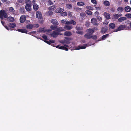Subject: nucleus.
Returning <instances> with one entry per match:
<instances>
[{
    "mask_svg": "<svg viewBox=\"0 0 131 131\" xmlns=\"http://www.w3.org/2000/svg\"><path fill=\"white\" fill-rule=\"evenodd\" d=\"M8 17L7 13L5 10H1L0 11V18L1 20L4 18H6Z\"/></svg>",
    "mask_w": 131,
    "mask_h": 131,
    "instance_id": "1",
    "label": "nucleus"
},
{
    "mask_svg": "<svg viewBox=\"0 0 131 131\" xmlns=\"http://www.w3.org/2000/svg\"><path fill=\"white\" fill-rule=\"evenodd\" d=\"M65 38L66 39H64L63 40H61L60 41V42L62 43L69 44L70 43L69 41L72 40L71 38L67 37H65Z\"/></svg>",
    "mask_w": 131,
    "mask_h": 131,
    "instance_id": "2",
    "label": "nucleus"
},
{
    "mask_svg": "<svg viewBox=\"0 0 131 131\" xmlns=\"http://www.w3.org/2000/svg\"><path fill=\"white\" fill-rule=\"evenodd\" d=\"M59 33L58 31L56 30L53 31L52 33L50 34V36L53 37H56L59 35Z\"/></svg>",
    "mask_w": 131,
    "mask_h": 131,
    "instance_id": "3",
    "label": "nucleus"
},
{
    "mask_svg": "<svg viewBox=\"0 0 131 131\" xmlns=\"http://www.w3.org/2000/svg\"><path fill=\"white\" fill-rule=\"evenodd\" d=\"M92 45L90 44L89 45L88 44V45H86V44H85L83 45V46H78V47H77L75 48V50H79L80 49H85L86 48V46H89L91 45Z\"/></svg>",
    "mask_w": 131,
    "mask_h": 131,
    "instance_id": "4",
    "label": "nucleus"
},
{
    "mask_svg": "<svg viewBox=\"0 0 131 131\" xmlns=\"http://www.w3.org/2000/svg\"><path fill=\"white\" fill-rule=\"evenodd\" d=\"M26 17L25 15H22L20 17V21L21 23H22L24 22L26 19Z\"/></svg>",
    "mask_w": 131,
    "mask_h": 131,
    "instance_id": "5",
    "label": "nucleus"
},
{
    "mask_svg": "<svg viewBox=\"0 0 131 131\" xmlns=\"http://www.w3.org/2000/svg\"><path fill=\"white\" fill-rule=\"evenodd\" d=\"M35 1L33 0L32 1V3L33 4L34 9L35 10H37L38 8V5L35 3Z\"/></svg>",
    "mask_w": 131,
    "mask_h": 131,
    "instance_id": "6",
    "label": "nucleus"
},
{
    "mask_svg": "<svg viewBox=\"0 0 131 131\" xmlns=\"http://www.w3.org/2000/svg\"><path fill=\"white\" fill-rule=\"evenodd\" d=\"M97 20L94 18H92L91 20V22L93 24L95 25L98 26L99 23H97Z\"/></svg>",
    "mask_w": 131,
    "mask_h": 131,
    "instance_id": "7",
    "label": "nucleus"
},
{
    "mask_svg": "<svg viewBox=\"0 0 131 131\" xmlns=\"http://www.w3.org/2000/svg\"><path fill=\"white\" fill-rule=\"evenodd\" d=\"M36 17L39 19H41L42 17V14L39 11H37L36 13Z\"/></svg>",
    "mask_w": 131,
    "mask_h": 131,
    "instance_id": "8",
    "label": "nucleus"
},
{
    "mask_svg": "<svg viewBox=\"0 0 131 131\" xmlns=\"http://www.w3.org/2000/svg\"><path fill=\"white\" fill-rule=\"evenodd\" d=\"M26 5L25 6V8L27 10L29 11L31 9V4L26 3Z\"/></svg>",
    "mask_w": 131,
    "mask_h": 131,
    "instance_id": "9",
    "label": "nucleus"
},
{
    "mask_svg": "<svg viewBox=\"0 0 131 131\" xmlns=\"http://www.w3.org/2000/svg\"><path fill=\"white\" fill-rule=\"evenodd\" d=\"M126 27V26L124 25H121L118 28L117 30L115 31H117L124 29Z\"/></svg>",
    "mask_w": 131,
    "mask_h": 131,
    "instance_id": "10",
    "label": "nucleus"
},
{
    "mask_svg": "<svg viewBox=\"0 0 131 131\" xmlns=\"http://www.w3.org/2000/svg\"><path fill=\"white\" fill-rule=\"evenodd\" d=\"M108 30L107 27L105 26L103 27L101 29V32L103 34H104L105 32H106Z\"/></svg>",
    "mask_w": 131,
    "mask_h": 131,
    "instance_id": "11",
    "label": "nucleus"
},
{
    "mask_svg": "<svg viewBox=\"0 0 131 131\" xmlns=\"http://www.w3.org/2000/svg\"><path fill=\"white\" fill-rule=\"evenodd\" d=\"M51 22L55 25H58L59 24L57 21L56 19H54L51 20Z\"/></svg>",
    "mask_w": 131,
    "mask_h": 131,
    "instance_id": "12",
    "label": "nucleus"
},
{
    "mask_svg": "<svg viewBox=\"0 0 131 131\" xmlns=\"http://www.w3.org/2000/svg\"><path fill=\"white\" fill-rule=\"evenodd\" d=\"M72 26L70 25H66L64 27V28L67 30H70L72 29Z\"/></svg>",
    "mask_w": 131,
    "mask_h": 131,
    "instance_id": "13",
    "label": "nucleus"
},
{
    "mask_svg": "<svg viewBox=\"0 0 131 131\" xmlns=\"http://www.w3.org/2000/svg\"><path fill=\"white\" fill-rule=\"evenodd\" d=\"M113 16L114 18L115 19H117L119 17L122 16V15L121 14H113Z\"/></svg>",
    "mask_w": 131,
    "mask_h": 131,
    "instance_id": "14",
    "label": "nucleus"
},
{
    "mask_svg": "<svg viewBox=\"0 0 131 131\" xmlns=\"http://www.w3.org/2000/svg\"><path fill=\"white\" fill-rule=\"evenodd\" d=\"M56 48H58L60 49L65 50L66 51H68V49L67 48L63 46L59 47V46H56Z\"/></svg>",
    "mask_w": 131,
    "mask_h": 131,
    "instance_id": "15",
    "label": "nucleus"
},
{
    "mask_svg": "<svg viewBox=\"0 0 131 131\" xmlns=\"http://www.w3.org/2000/svg\"><path fill=\"white\" fill-rule=\"evenodd\" d=\"M104 15L107 19H110V14L104 12Z\"/></svg>",
    "mask_w": 131,
    "mask_h": 131,
    "instance_id": "16",
    "label": "nucleus"
},
{
    "mask_svg": "<svg viewBox=\"0 0 131 131\" xmlns=\"http://www.w3.org/2000/svg\"><path fill=\"white\" fill-rule=\"evenodd\" d=\"M7 21L9 22H13L14 21V18L11 16H9L8 17H7Z\"/></svg>",
    "mask_w": 131,
    "mask_h": 131,
    "instance_id": "17",
    "label": "nucleus"
},
{
    "mask_svg": "<svg viewBox=\"0 0 131 131\" xmlns=\"http://www.w3.org/2000/svg\"><path fill=\"white\" fill-rule=\"evenodd\" d=\"M64 36H69L72 35L71 32L69 31H66L64 32Z\"/></svg>",
    "mask_w": 131,
    "mask_h": 131,
    "instance_id": "18",
    "label": "nucleus"
},
{
    "mask_svg": "<svg viewBox=\"0 0 131 131\" xmlns=\"http://www.w3.org/2000/svg\"><path fill=\"white\" fill-rule=\"evenodd\" d=\"M63 10H64L63 9L61 8H58L56 9L55 11L56 13H60L61 12H63Z\"/></svg>",
    "mask_w": 131,
    "mask_h": 131,
    "instance_id": "19",
    "label": "nucleus"
},
{
    "mask_svg": "<svg viewBox=\"0 0 131 131\" xmlns=\"http://www.w3.org/2000/svg\"><path fill=\"white\" fill-rule=\"evenodd\" d=\"M33 25L32 24H28L26 26V28L28 29H32L33 27Z\"/></svg>",
    "mask_w": 131,
    "mask_h": 131,
    "instance_id": "20",
    "label": "nucleus"
},
{
    "mask_svg": "<svg viewBox=\"0 0 131 131\" xmlns=\"http://www.w3.org/2000/svg\"><path fill=\"white\" fill-rule=\"evenodd\" d=\"M61 22L62 23L66 24H68L69 23V21L65 19L61 20Z\"/></svg>",
    "mask_w": 131,
    "mask_h": 131,
    "instance_id": "21",
    "label": "nucleus"
},
{
    "mask_svg": "<svg viewBox=\"0 0 131 131\" xmlns=\"http://www.w3.org/2000/svg\"><path fill=\"white\" fill-rule=\"evenodd\" d=\"M18 31L21 32L23 33H27L28 31L26 29H18L17 30Z\"/></svg>",
    "mask_w": 131,
    "mask_h": 131,
    "instance_id": "22",
    "label": "nucleus"
},
{
    "mask_svg": "<svg viewBox=\"0 0 131 131\" xmlns=\"http://www.w3.org/2000/svg\"><path fill=\"white\" fill-rule=\"evenodd\" d=\"M94 30L92 29H89L87 30V31L88 33L90 34H92L94 32Z\"/></svg>",
    "mask_w": 131,
    "mask_h": 131,
    "instance_id": "23",
    "label": "nucleus"
},
{
    "mask_svg": "<svg viewBox=\"0 0 131 131\" xmlns=\"http://www.w3.org/2000/svg\"><path fill=\"white\" fill-rule=\"evenodd\" d=\"M104 4L106 6H108L110 5V3L109 1H104L103 2Z\"/></svg>",
    "mask_w": 131,
    "mask_h": 131,
    "instance_id": "24",
    "label": "nucleus"
},
{
    "mask_svg": "<svg viewBox=\"0 0 131 131\" xmlns=\"http://www.w3.org/2000/svg\"><path fill=\"white\" fill-rule=\"evenodd\" d=\"M126 19V18L124 17H122L119 18L118 20L119 22H122L124 20H125Z\"/></svg>",
    "mask_w": 131,
    "mask_h": 131,
    "instance_id": "25",
    "label": "nucleus"
},
{
    "mask_svg": "<svg viewBox=\"0 0 131 131\" xmlns=\"http://www.w3.org/2000/svg\"><path fill=\"white\" fill-rule=\"evenodd\" d=\"M76 23V22L73 20H71L70 21H69L68 25L73 24V25H75Z\"/></svg>",
    "mask_w": 131,
    "mask_h": 131,
    "instance_id": "26",
    "label": "nucleus"
},
{
    "mask_svg": "<svg viewBox=\"0 0 131 131\" xmlns=\"http://www.w3.org/2000/svg\"><path fill=\"white\" fill-rule=\"evenodd\" d=\"M130 7L129 6H127L125 8V9L126 11L128 12L130 11Z\"/></svg>",
    "mask_w": 131,
    "mask_h": 131,
    "instance_id": "27",
    "label": "nucleus"
},
{
    "mask_svg": "<svg viewBox=\"0 0 131 131\" xmlns=\"http://www.w3.org/2000/svg\"><path fill=\"white\" fill-rule=\"evenodd\" d=\"M16 26V24L13 23H10L9 24V26L10 27L9 28H14Z\"/></svg>",
    "mask_w": 131,
    "mask_h": 131,
    "instance_id": "28",
    "label": "nucleus"
},
{
    "mask_svg": "<svg viewBox=\"0 0 131 131\" xmlns=\"http://www.w3.org/2000/svg\"><path fill=\"white\" fill-rule=\"evenodd\" d=\"M77 5L78 6H83L84 5V3L82 2H78L77 3Z\"/></svg>",
    "mask_w": 131,
    "mask_h": 131,
    "instance_id": "29",
    "label": "nucleus"
},
{
    "mask_svg": "<svg viewBox=\"0 0 131 131\" xmlns=\"http://www.w3.org/2000/svg\"><path fill=\"white\" fill-rule=\"evenodd\" d=\"M110 27L112 29L114 28L115 26V24L113 23H110L109 25Z\"/></svg>",
    "mask_w": 131,
    "mask_h": 131,
    "instance_id": "30",
    "label": "nucleus"
},
{
    "mask_svg": "<svg viewBox=\"0 0 131 131\" xmlns=\"http://www.w3.org/2000/svg\"><path fill=\"white\" fill-rule=\"evenodd\" d=\"M8 10L10 12L12 13H14L15 11L14 8L12 7H9L8 8Z\"/></svg>",
    "mask_w": 131,
    "mask_h": 131,
    "instance_id": "31",
    "label": "nucleus"
},
{
    "mask_svg": "<svg viewBox=\"0 0 131 131\" xmlns=\"http://www.w3.org/2000/svg\"><path fill=\"white\" fill-rule=\"evenodd\" d=\"M85 37L87 38H90L91 37L90 34L88 33L84 35Z\"/></svg>",
    "mask_w": 131,
    "mask_h": 131,
    "instance_id": "32",
    "label": "nucleus"
},
{
    "mask_svg": "<svg viewBox=\"0 0 131 131\" xmlns=\"http://www.w3.org/2000/svg\"><path fill=\"white\" fill-rule=\"evenodd\" d=\"M117 10L118 12H121L123 11V8L122 7H119L118 8Z\"/></svg>",
    "mask_w": 131,
    "mask_h": 131,
    "instance_id": "33",
    "label": "nucleus"
},
{
    "mask_svg": "<svg viewBox=\"0 0 131 131\" xmlns=\"http://www.w3.org/2000/svg\"><path fill=\"white\" fill-rule=\"evenodd\" d=\"M86 8L88 9L89 10H93L94 8L93 7L87 5L86 6Z\"/></svg>",
    "mask_w": 131,
    "mask_h": 131,
    "instance_id": "34",
    "label": "nucleus"
},
{
    "mask_svg": "<svg viewBox=\"0 0 131 131\" xmlns=\"http://www.w3.org/2000/svg\"><path fill=\"white\" fill-rule=\"evenodd\" d=\"M82 9L79 7L75 8L74 9V10L77 12H80Z\"/></svg>",
    "mask_w": 131,
    "mask_h": 131,
    "instance_id": "35",
    "label": "nucleus"
},
{
    "mask_svg": "<svg viewBox=\"0 0 131 131\" xmlns=\"http://www.w3.org/2000/svg\"><path fill=\"white\" fill-rule=\"evenodd\" d=\"M85 13L88 15H91L92 14V12L89 10H86L85 11Z\"/></svg>",
    "mask_w": 131,
    "mask_h": 131,
    "instance_id": "36",
    "label": "nucleus"
},
{
    "mask_svg": "<svg viewBox=\"0 0 131 131\" xmlns=\"http://www.w3.org/2000/svg\"><path fill=\"white\" fill-rule=\"evenodd\" d=\"M85 15L86 14L84 12L81 13L80 14V16L82 18H84Z\"/></svg>",
    "mask_w": 131,
    "mask_h": 131,
    "instance_id": "37",
    "label": "nucleus"
},
{
    "mask_svg": "<svg viewBox=\"0 0 131 131\" xmlns=\"http://www.w3.org/2000/svg\"><path fill=\"white\" fill-rule=\"evenodd\" d=\"M46 14L48 15H51L52 14L53 12L51 11L50 10L49 12H47Z\"/></svg>",
    "mask_w": 131,
    "mask_h": 131,
    "instance_id": "38",
    "label": "nucleus"
},
{
    "mask_svg": "<svg viewBox=\"0 0 131 131\" xmlns=\"http://www.w3.org/2000/svg\"><path fill=\"white\" fill-rule=\"evenodd\" d=\"M66 7L70 9L72 8V5L71 4H67L66 5Z\"/></svg>",
    "mask_w": 131,
    "mask_h": 131,
    "instance_id": "39",
    "label": "nucleus"
},
{
    "mask_svg": "<svg viewBox=\"0 0 131 131\" xmlns=\"http://www.w3.org/2000/svg\"><path fill=\"white\" fill-rule=\"evenodd\" d=\"M46 30L44 28H41L39 30V32H45L46 31Z\"/></svg>",
    "mask_w": 131,
    "mask_h": 131,
    "instance_id": "40",
    "label": "nucleus"
},
{
    "mask_svg": "<svg viewBox=\"0 0 131 131\" xmlns=\"http://www.w3.org/2000/svg\"><path fill=\"white\" fill-rule=\"evenodd\" d=\"M25 11V9L24 8H22L20 9L19 10L20 12L23 13Z\"/></svg>",
    "mask_w": 131,
    "mask_h": 131,
    "instance_id": "41",
    "label": "nucleus"
},
{
    "mask_svg": "<svg viewBox=\"0 0 131 131\" xmlns=\"http://www.w3.org/2000/svg\"><path fill=\"white\" fill-rule=\"evenodd\" d=\"M91 1L94 4L96 5L97 4V2L96 0H91Z\"/></svg>",
    "mask_w": 131,
    "mask_h": 131,
    "instance_id": "42",
    "label": "nucleus"
},
{
    "mask_svg": "<svg viewBox=\"0 0 131 131\" xmlns=\"http://www.w3.org/2000/svg\"><path fill=\"white\" fill-rule=\"evenodd\" d=\"M67 13L66 12H64L61 14V15L62 16H67Z\"/></svg>",
    "mask_w": 131,
    "mask_h": 131,
    "instance_id": "43",
    "label": "nucleus"
},
{
    "mask_svg": "<svg viewBox=\"0 0 131 131\" xmlns=\"http://www.w3.org/2000/svg\"><path fill=\"white\" fill-rule=\"evenodd\" d=\"M108 36L109 35L108 34L104 35L102 37V39L103 40H104L106 37Z\"/></svg>",
    "mask_w": 131,
    "mask_h": 131,
    "instance_id": "44",
    "label": "nucleus"
},
{
    "mask_svg": "<svg viewBox=\"0 0 131 131\" xmlns=\"http://www.w3.org/2000/svg\"><path fill=\"white\" fill-rule=\"evenodd\" d=\"M56 8V6L54 5L52 6L51 7H50L49 8V9L51 10L52 9H54L55 8Z\"/></svg>",
    "mask_w": 131,
    "mask_h": 131,
    "instance_id": "45",
    "label": "nucleus"
},
{
    "mask_svg": "<svg viewBox=\"0 0 131 131\" xmlns=\"http://www.w3.org/2000/svg\"><path fill=\"white\" fill-rule=\"evenodd\" d=\"M63 29L62 27H59L58 28L57 31L58 32L63 31Z\"/></svg>",
    "mask_w": 131,
    "mask_h": 131,
    "instance_id": "46",
    "label": "nucleus"
},
{
    "mask_svg": "<svg viewBox=\"0 0 131 131\" xmlns=\"http://www.w3.org/2000/svg\"><path fill=\"white\" fill-rule=\"evenodd\" d=\"M57 27H55L54 26L52 25L50 26V28L52 30H55L56 29Z\"/></svg>",
    "mask_w": 131,
    "mask_h": 131,
    "instance_id": "47",
    "label": "nucleus"
},
{
    "mask_svg": "<svg viewBox=\"0 0 131 131\" xmlns=\"http://www.w3.org/2000/svg\"><path fill=\"white\" fill-rule=\"evenodd\" d=\"M108 23V21L106 20L104 21L103 23L104 25H107Z\"/></svg>",
    "mask_w": 131,
    "mask_h": 131,
    "instance_id": "48",
    "label": "nucleus"
},
{
    "mask_svg": "<svg viewBox=\"0 0 131 131\" xmlns=\"http://www.w3.org/2000/svg\"><path fill=\"white\" fill-rule=\"evenodd\" d=\"M31 0H26V3H30L31 4Z\"/></svg>",
    "mask_w": 131,
    "mask_h": 131,
    "instance_id": "49",
    "label": "nucleus"
},
{
    "mask_svg": "<svg viewBox=\"0 0 131 131\" xmlns=\"http://www.w3.org/2000/svg\"><path fill=\"white\" fill-rule=\"evenodd\" d=\"M97 19L100 21L101 20H102V18L99 16H97Z\"/></svg>",
    "mask_w": 131,
    "mask_h": 131,
    "instance_id": "50",
    "label": "nucleus"
},
{
    "mask_svg": "<svg viewBox=\"0 0 131 131\" xmlns=\"http://www.w3.org/2000/svg\"><path fill=\"white\" fill-rule=\"evenodd\" d=\"M33 25V27H36L37 28L39 26V25L38 24H36Z\"/></svg>",
    "mask_w": 131,
    "mask_h": 131,
    "instance_id": "51",
    "label": "nucleus"
},
{
    "mask_svg": "<svg viewBox=\"0 0 131 131\" xmlns=\"http://www.w3.org/2000/svg\"><path fill=\"white\" fill-rule=\"evenodd\" d=\"M77 33L80 34L82 35L83 34L82 32L81 31H77Z\"/></svg>",
    "mask_w": 131,
    "mask_h": 131,
    "instance_id": "52",
    "label": "nucleus"
},
{
    "mask_svg": "<svg viewBox=\"0 0 131 131\" xmlns=\"http://www.w3.org/2000/svg\"><path fill=\"white\" fill-rule=\"evenodd\" d=\"M5 27L7 30H12L11 29V28H9L7 26H4Z\"/></svg>",
    "mask_w": 131,
    "mask_h": 131,
    "instance_id": "53",
    "label": "nucleus"
},
{
    "mask_svg": "<svg viewBox=\"0 0 131 131\" xmlns=\"http://www.w3.org/2000/svg\"><path fill=\"white\" fill-rule=\"evenodd\" d=\"M36 31H32V32H29V34H30V35H32L34 34H35L36 33Z\"/></svg>",
    "mask_w": 131,
    "mask_h": 131,
    "instance_id": "54",
    "label": "nucleus"
},
{
    "mask_svg": "<svg viewBox=\"0 0 131 131\" xmlns=\"http://www.w3.org/2000/svg\"><path fill=\"white\" fill-rule=\"evenodd\" d=\"M126 16L127 17L131 18V14H128L126 15Z\"/></svg>",
    "mask_w": 131,
    "mask_h": 131,
    "instance_id": "55",
    "label": "nucleus"
},
{
    "mask_svg": "<svg viewBox=\"0 0 131 131\" xmlns=\"http://www.w3.org/2000/svg\"><path fill=\"white\" fill-rule=\"evenodd\" d=\"M42 37L45 39H47V37L46 35H43L42 36Z\"/></svg>",
    "mask_w": 131,
    "mask_h": 131,
    "instance_id": "56",
    "label": "nucleus"
},
{
    "mask_svg": "<svg viewBox=\"0 0 131 131\" xmlns=\"http://www.w3.org/2000/svg\"><path fill=\"white\" fill-rule=\"evenodd\" d=\"M95 8L96 10H100L101 9V7L99 6L96 7Z\"/></svg>",
    "mask_w": 131,
    "mask_h": 131,
    "instance_id": "57",
    "label": "nucleus"
},
{
    "mask_svg": "<svg viewBox=\"0 0 131 131\" xmlns=\"http://www.w3.org/2000/svg\"><path fill=\"white\" fill-rule=\"evenodd\" d=\"M91 37L94 39H96L97 38L96 36L95 35Z\"/></svg>",
    "mask_w": 131,
    "mask_h": 131,
    "instance_id": "58",
    "label": "nucleus"
},
{
    "mask_svg": "<svg viewBox=\"0 0 131 131\" xmlns=\"http://www.w3.org/2000/svg\"><path fill=\"white\" fill-rule=\"evenodd\" d=\"M68 16L69 17H70L71 16V12H69L68 13Z\"/></svg>",
    "mask_w": 131,
    "mask_h": 131,
    "instance_id": "59",
    "label": "nucleus"
},
{
    "mask_svg": "<svg viewBox=\"0 0 131 131\" xmlns=\"http://www.w3.org/2000/svg\"><path fill=\"white\" fill-rule=\"evenodd\" d=\"M44 41L46 42V43H48V44H50V41H46V40H45Z\"/></svg>",
    "mask_w": 131,
    "mask_h": 131,
    "instance_id": "60",
    "label": "nucleus"
},
{
    "mask_svg": "<svg viewBox=\"0 0 131 131\" xmlns=\"http://www.w3.org/2000/svg\"><path fill=\"white\" fill-rule=\"evenodd\" d=\"M50 43H53L54 42V40H50L49 41Z\"/></svg>",
    "mask_w": 131,
    "mask_h": 131,
    "instance_id": "61",
    "label": "nucleus"
},
{
    "mask_svg": "<svg viewBox=\"0 0 131 131\" xmlns=\"http://www.w3.org/2000/svg\"><path fill=\"white\" fill-rule=\"evenodd\" d=\"M23 0H18V1L19 2L22 3L23 2Z\"/></svg>",
    "mask_w": 131,
    "mask_h": 131,
    "instance_id": "62",
    "label": "nucleus"
},
{
    "mask_svg": "<svg viewBox=\"0 0 131 131\" xmlns=\"http://www.w3.org/2000/svg\"><path fill=\"white\" fill-rule=\"evenodd\" d=\"M89 23L88 22H86V26H88L89 25Z\"/></svg>",
    "mask_w": 131,
    "mask_h": 131,
    "instance_id": "63",
    "label": "nucleus"
},
{
    "mask_svg": "<svg viewBox=\"0 0 131 131\" xmlns=\"http://www.w3.org/2000/svg\"><path fill=\"white\" fill-rule=\"evenodd\" d=\"M1 22L2 24L3 25H4V23L3 21H2V20H1Z\"/></svg>",
    "mask_w": 131,
    "mask_h": 131,
    "instance_id": "64",
    "label": "nucleus"
}]
</instances>
